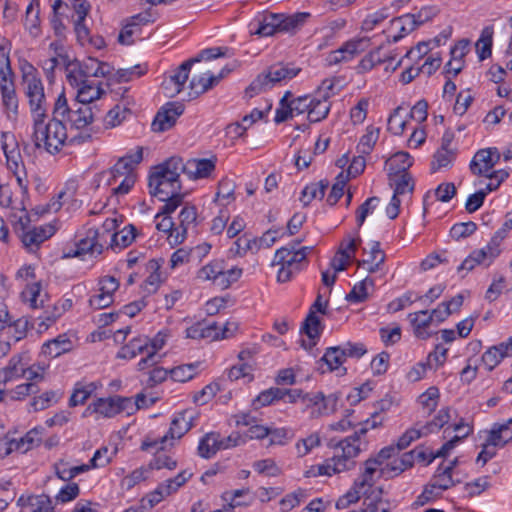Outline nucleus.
Masks as SVG:
<instances>
[{"label":"nucleus","mask_w":512,"mask_h":512,"mask_svg":"<svg viewBox=\"0 0 512 512\" xmlns=\"http://www.w3.org/2000/svg\"><path fill=\"white\" fill-rule=\"evenodd\" d=\"M508 177L509 173L504 169L489 172L482 171V185H484V188H482V203L487 193L497 190Z\"/></svg>","instance_id":"nucleus-29"},{"label":"nucleus","mask_w":512,"mask_h":512,"mask_svg":"<svg viewBox=\"0 0 512 512\" xmlns=\"http://www.w3.org/2000/svg\"><path fill=\"white\" fill-rule=\"evenodd\" d=\"M194 64V60H187L184 61L175 71L172 75L165 78V80L162 83L163 89L167 92V95L169 97H173L177 94H179L186 84L189 73L192 65Z\"/></svg>","instance_id":"nucleus-15"},{"label":"nucleus","mask_w":512,"mask_h":512,"mask_svg":"<svg viewBox=\"0 0 512 512\" xmlns=\"http://www.w3.org/2000/svg\"><path fill=\"white\" fill-rule=\"evenodd\" d=\"M197 219V212L194 206H185L179 214V226L176 228V234L171 233L170 237L173 239V245L181 244L187 235V229L190 224H193Z\"/></svg>","instance_id":"nucleus-23"},{"label":"nucleus","mask_w":512,"mask_h":512,"mask_svg":"<svg viewBox=\"0 0 512 512\" xmlns=\"http://www.w3.org/2000/svg\"><path fill=\"white\" fill-rule=\"evenodd\" d=\"M0 91L6 117L9 121L16 123L19 116V100L14 81L0 82Z\"/></svg>","instance_id":"nucleus-17"},{"label":"nucleus","mask_w":512,"mask_h":512,"mask_svg":"<svg viewBox=\"0 0 512 512\" xmlns=\"http://www.w3.org/2000/svg\"><path fill=\"white\" fill-rule=\"evenodd\" d=\"M321 445V438L318 433H312L306 438L299 439L295 444V449L298 457H304L311 452L315 447Z\"/></svg>","instance_id":"nucleus-51"},{"label":"nucleus","mask_w":512,"mask_h":512,"mask_svg":"<svg viewBox=\"0 0 512 512\" xmlns=\"http://www.w3.org/2000/svg\"><path fill=\"white\" fill-rule=\"evenodd\" d=\"M450 254L447 250L429 254L422 262L421 268L424 271L430 270L440 263H449Z\"/></svg>","instance_id":"nucleus-63"},{"label":"nucleus","mask_w":512,"mask_h":512,"mask_svg":"<svg viewBox=\"0 0 512 512\" xmlns=\"http://www.w3.org/2000/svg\"><path fill=\"white\" fill-rule=\"evenodd\" d=\"M11 43L3 39L0 43V82L12 81L14 73L10 61Z\"/></svg>","instance_id":"nucleus-32"},{"label":"nucleus","mask_w":512,"mask_h":512,"mask_svg":"<svg viewBox=\"0 0 512 512\" xmlns=\"http://www.w3.org/2000/svg\"><path fill=\"white\" fill-rule=\"evenodd\" d=\"M197 417L198 414L191 409H186L177 413L172 419L168 432L157 441H144L141 445V449L148 451L160 444V449L163 450L165 448L164 444L169 439L175 440L184 436L193 427V422Z\"/></svg>","instance_id":"nucleus-10"},{"label":"nucleus","mask_w":512,"mask_h":512,"mask_svg":"<svg viewBox=\"0 0 512 512\" xmlns=\"http://www.w3.org/2000/svg\"><path fill=\"white\" fill-rule=\"evenodd\" d=\"M160 267L161 263L159 260L152 259L148 263V268L151 270V274L147 277L142 286L143 290L148 294L155 293L159 287L161 277L158 271Z\"/></svg>","instance_id":"nucleus-45"},{"label":"nucleus","mask_w":512,"mask_h":512,"mask_svg":"<svg viewBox=\"0 0 512 512\" xmlns=\"http://www.w3.org/2000/svg\"><path fill=\"white\" fill-rule=\"evenodd\" d=\"M183 169V159L179 156H172L153 167L148 178L149 193L163 200L169 194L181 192L180 175Z\"/></svg>","instance_id":"nucleus-2"},{"label":"nucleus","mask_w":512,"mask_h":512,"mask_svg":"<svg viewBox=\"0 0 512 512\" xmlns=\"http://www.w3.org/2000/svg\"><path fill=\"white\" fill-rule=\"evenodd\" d=\"M332 97V93L322 94L319 97H312L313 103L309 109L308 119L311 123H316L324 120L330 111L331 104L329 99Z\"/></svg>","instance_id":"nucleus-25"},{"label":"nucleus","mask_w":512,"mask_h":512,"mask_svg":"<svg viewBox=\"0 0 512 512\" xmlns=\"http://www.w3.org/2000/svg\"><path fill=\"white\" fill-rule=\"evenodd\" d=\"M166 496H169V494H166V490L164 488L163 484H160L154 491L147 494L145 497H143L140 501V506H144L143 510L151 509L156 504L161 502Z\"/></svg>","instance_id":"nucleus-61"},{"label":"nucleus","mask_w":512,"mask_h":512,"mask_svg":"<svg viewBox=\"0 0 512 512\" xmlns=\"http://www.w3.org/2000/svg\"><path fill=\"white\" fill-rule=\"evenodd\" d=\"M379 128L369 126L366 134H364L357 146L358 150L362 154H369L379 138Z\"/></svg>","instance_id":"nucleus-55"},{"label":"nucleus","mask_w":512,"mask_h":512,"mask_svg":"<svg viewBox=\"0 0 512 512\" xmlns=\"http://www.w3.org/2000/svg\"><path fill=\"white\" fill-rule=\"evenodd\" d=\"M457 463V459L448 464H440L436 470L433 481L434 486H438L439 490H447L453 485L452 470Z\"/></svg>","instance_id":"nucleus-35"},{"label":"nucleus","mask_w":512,"mask_h":512,"mask_svg":"<svg viewBox=\"0 0 512 512\" xmlns=\"http://www.w3.org/2000/svg\"><path fill=\"white\" fill-rule=\"evenodd\" d=\"M307 498V491L305 489H297L292 493L285 495L280 501V509L282 512H288L294 507L298 506Z\"/></svg>","instance_id":"nucleus-53"},{"label":"nucleus","mask_w":512,"mask_h":512,"mask_svg":"<svg viewBox=\"0 0 512 512\" xmlns=\"http://www.w3.org/2000/svg\"><path fill=\"white\" fill-rule=\"evenodd\" d=\"M367 431V427H362L352 436L336 443L331 439L328 446L335 448L337 452L332 458L327 459L324 464L312 467L311 470L307 471L306 477L322 475L331 476L354 468V458L357 457L361 451L360 437L365 435Z\"/></svg>","instance_id":"nucleus-1"},{"label":"nucleus","mask_w":512,"mask_h":512,"mask_svg":"<svg viewBox=\"0 0 512 512\" xmlns=\"http://www.w3.org/2000/svg\"><path fill=\"white\" fill-rule=\"evenodd\" d=\"M283 399V389L281 388H269L261 392L256 399L253 401V406L258 409L263 406L270 405L274 400Z\"/></svg>","instance_id":"nucleus-56"},{"label":"nucleus","mask_w":512,"mask_h":512,"mask_svg":"<svg viewBox=\"0 0 512 512\" xmlns=\"http://www.w3.org/2000/svg\"><path fill=\"white\" fill-rule=\"evenodd\" d=\"M510 355H512V336L506 342L495 345L482 354V363L488 370H492L504 357Z\"/></svg>","instance_id":"nucleus-19"},{"label":"nucleus","mask_w":512,"mask_h":512,"mask_svg":"<svg viewBox=\"0 0 512 512\" xmlns=\"http://www.w3.org/2000/svg\"><path fill=\"white\" fill-rule=\"evenodd\" d=\"M369 46L368 38H358L345 42L337 50L331 51L327 58L329 66L352 60L356 55L365 51Z\"/></svg>","instance_id":"nucleus-13"},{"label":"nucleus","mask_w":512,"mask_h":512,"mask_svg":"<svg viewBox=\"0 0 512 512\" xmlns=\"http://www.w3.org/2000/svg\"><path fill=\"white\" fill-rule=\"evenodd\" d=\"M40 3L39 0H32L26 9L25 28L30 35L37 37L40 34Z\"/></svg>","instance_id":"nucleus-33"},{"label":"nucleus","mask_w":512,"mask_h":512,"mask_svg":"<svg viewBox=\"0 0 512 512\" xmlns=\"http://www.w3.org/2000/svg\"><path fill=\"white\" fill-rule=\"evenodd\" d=\"M461 429H465V432L459 436L455 435L450 440H448L446 443L442 445V447L431 456L428 463L432 462L437 457H445L456 445L457 442L461 441L463 438L467 437L470 432L472 431L471 427L468 424H465L463 422H460L458 424H455L452 427V431H459Z\"/></svg>","instance_id":"nucleus-34"},{"label":"nucleus","mask_w":512,"mask_h":512,"mask_svg":"<svg viewBox=\"0 0 512 512\" xmlns=\"http://www.w3.org/2000/svg\"><path fill=\"white\" fill-rule=\"evenodd\" d=\"M25 378L27 381L43 380V368L40 366H28L22 355L13 356L7 366L0 369V383Z\"/></svg>","instance_id":"nucleus-11"},{"label":"nucleus","mask_w":512,"mask_h":512,"mask_svg":"<svg viewBox=\"0 0 512 512\" xmlns=\"http://www.w3.org/2000/svg\"><path fill=\"white\" fill-rule=\"evenodd\" d=\"M67 81L68 83L79 89L82 85L86 83L89 79L83 73L78 64H69L67 66Z\"/></svg>","instance_id":"nucleus-64"},{"label":"nucleus","mask_w":512,"mask_h":512,"mask_svg":"<svg viewBox=\"0 0 512 512\" xmlns=\"http://www.w3.org/2000/svg\"><path fill=\"white\" fill-rule=\"evenodd\" d=\"M390 184L394 186L395 195H403L414 189L413 178L409 173H389Z\"/></svg>","instance_id":"nucleus-39"},{"label":"nucleus","mask_w":512,"mask_h":512,"mask_svg":"<svg viewBox=\"0 0 512 512\" xmlns=\"http://www.w3.org/2000/svg\"><path fill=\"white\" fill-rule=\"evenodd\" d=\"M115 396L108 398H98L92 402L84 411L83 416L87 417L97 414L101 417L111 418L118 414Z\"/></svg>","instance_id":"nucleus-22"},{"label":"nucleus","mask_w":512,"mask_h":512,"mask_svg":"<svg viewBox=\"0 0 512 512\" xmlns=\"http://www.w3.org/2000/svg\"><path fill=\"white\" fill-rule=\"evenodd\" d=\"M396 55H381V47L369 52L358 64V73H365L372 70L377 64L392 62Z\"/></svg>","instance_id":"nucleus-31"},{"label":"nucleus","mask_w":512,"mask_h":512,"mask_svg":"<svg viewBox=\"0 0 512 512\" xmlns=\"http://www.w3.org/2000/svg\"><path fill=\"white\" fill-rule=\"evenodd\" d=\"M46 118L47 116L32 118V140L35 149H43L54 155L64 146L67 139V129L59 115H53V118L48 122H45Z\"/></svg>","instance_id":"nucleus-3"},{"label":"nucleus","mask_w":512,"mask_h":512,"mask_svg":"<svg viewBox=\"0 0 512 512\" xmlns=\"http://www.w3.org/2000/svg\"><path fill=\"white\" fill-rule=\"evenodd\" d=\"M301 68L291 63H276L260 73L246 88V95L250 98L273 88L276 84L287 82L296 77Z\"/></svg>","instance_id":"nucleus-8"},{"label":"nucleus","mask_w":512,"mask_h":512,"mask_svg":"<svg viewBox=\"0 0 512 512\" xmlns=\"http://www.w3.org/2000/svg\"><path fill=\"white\" fill-rule=\"evenodd\" d=\"M184 112V105L179 102H169L155 115L151 124L154 132H164L171 129L179 116Z\"/></svg>","instance_id":"nucleus-14"},{"label":"nucleus","mask_w":512,"mask_h":512,"mask_svg":"<svg viewBox=\"0 0 512 512\" xmlns=\"http://www.w3.org/2000/svg\"><path fill=\"white\" fill-rule=\"evenodd\" d=\"M165 204L155 216L159 218L162 215L170 216L183 202V194L181 192L169 194L167 199H163Z\"/></svg>","instance_id":"nucleus-62"},{"label":"nucleus","mask_w":512,"mask_h":512,"mask_svg":"<svg viewBox=\"0 0 512 512\" xmlns=\"http://www.w3.org/2000/svg\"><path fill=\"white\" fill-rule=\"evenodd\" d=\"M327 306L328 302H323L322 295L318 294L316 300L311 305L309 313L301 326V332L305 333L310 340L309 343H306L305 340L301 341L302 347L305 348L306 350H312V348L316 345L317 340L320 337L323 327L321 325L320 318L316 315V313L319 312L321 314H326Z\"/></svg>","instance_id":"nucleus-12"},{"label":"nucleus","mask_w":512,"mask_h":512,"mask_svg":"<svg viewBox=\"0 0 512 512\" xmlns=\"http://www.w3.org/2000/svg\"><path fill=\"white\" fill-rule=\"evenodd\" d=\"M21 85L27 98L32 118L47 116V102L44 85L38 70L29 62L21 65Z\"/></svg>","instance_id":"nucleus-5"},{"label":"nucleus","mask_w":512,"mask_h":512,"mask_svg":"<svg viewBox=\"0 0 512 512\" xmlns=\"http://www.w3.org/2000/svg\"><path fill=\"white\" fill-rule=\"evenodd\" d=\"M99 231L95 228H89L83 238L76 242V249L72 253H68L69 257H78L84 254L98 256L103 252V245L98 241Z\"/></svg>","instance_id":"nucleus-16"},{"label":"nucleus","mask_w":512,"mask_h":512,"mask_svg":"<svg viewBox=\"0 0 512 512\" xmlns=\"http://www.w3.org/2000/svg\"><path fill=\"white\" fill-rule=\"evenodd\" d=\"M382 492L381 488L377 492L373 491L372 495L365 499V507L360 512H389V503L382 499Z\"/></svg>","instance_id":"nucleus-44"},{"label":"nucleus","mask_w":512,"mask_h":512,"mask_svg":"<svg viewBox=\"0 0 512 512\" xmlns=\"http://www.w3.org/2000/svg\"><path fill=\"white\" fill-rule=\"evenodd\" d=\"M98 388L97 383L91 382L89 384L83 385L81 383H77L74 391L69 399V405L71 407H75L77 405H82L85 401L91 396V394Z\"/></svg>","instance_id":"nucleus-43"},{"label":"nucleus","mask_w":512,"mask_h":512,"mask_svg":"<svg viewBox=\"0 0 512 512\" xmlns=\"http://www.w3.org/2000/svg\"><path fill=\"white\" fill-rule=\"evenodd\" d=\"M328 185L329 182L327 180H321L318 183L307 185L301 192L300 201L304 206H307L313 199H322Z\"/></svg>","instance_id":"nucleus-41"},{"label":"nucleus","mask_w":512,"mask_h":512,"mask_svg":"<svg viewBox=\"0 0 512 512\" xmlns=\"http://www.w3.org/2000/svg\"><path fill=\"white\" fill-rule=\"evenodd\" d=\"M125 159L120 158L117 163L109 170L108 174L110 178L108 179V184L112 185L117 182L118 178H123L126 175L136 174L135 171L131 168V164L125 162Z\"/></svg>","instance_id":"nucleus-57"},{"label":"nucleus","mask_w":512,"mask_h":512,"mask_svg":"<svg viewBox=\"0 0 512 512\" xmlns=\"http://www.w3.org/2000/svg\"><path fill=\"white\" fill-rule=\"evenodd\" d=\"M379 465H381L380 460H378L376 458L368 459L365 462L364 473L357 480H355V487H360V488L371 487L372 482H373V475L377 470V466H379Z\"/></svg>","instance_id":"nucleus-49"},{"label":"nucleus","mask_w":512,"mask_h":512,"mask_svg":"<svg viewBox=\"0 0 512 512\" xmlns=\"http://www.w3.org/2000/svg\"><path fill=\"white\" fill-rule=\"evenodd\" d=\"M198 366V363H191L174 367L169 371L170 377L176 382H187L197 374Z\"/></svg>","instance_id":"nucleus-47"},{"label":"nucleus","mask_w":512,"mask_h":512,"mask_svg":"<svg viewBox=\"0 0 512 512\" xmlns=\"http://www.w3.org/2000/svg\"><path fill=\"white\" fill-rule=\"evenodd\" d=\"M415 451L404 453L399 459H395L391 463L382 468L381 473L387 477L392 478L399 475L405 470L411 468L414 464Z\"/></svg>","instance_id":"nucleus-28"},{"label":"nucleus","mask_w":512,"mask_h":512,"mask_svg":"<svg viewBox=\"0 0 512 512\" xmlns=\"http://www.w3.org/2000/svg\"><path fill=\"white\" fill-rule=\"evenodd\" d=\"M105 91L101 87V82L88 80L84 85L77 89L76 96L73 101L93 105V102L100 99Z\"/></svg>","instance_id":"nucleus-24"},{"label":"nucleus","mask_w":512,"mask_h":512,"mask_svg":"<svg viewBox=\"0 0 512 512\" xmlns=\"http://www.w3.org/2000/svg\"><path fill=\"white\" fill-rule=\"evenodd\" d=\"M477 229L478 225L473 221L460 222L451 227L449 234L453 240L460 241L473 235Z\"/></svg>","instance_id":"nucleus-48"},{"label":"nucleus","mask_w":512,"mask_h":512,"mask_svg":"<svg viewBox=\"0 0 512 512\" xmlns=\"http://www.w3.org/2000/svg\"><path fill=\"white\" fill-rule=\"evenodd\" d=\"M389 173H408L413 164V158L408 152L399 151L393 154L387 162Z\"/></svg>","instance_id":"nucleus-40"},{"label":"nucleus","mask_w":512,"mask_h":512,"mask_svg":"<svg viewBox=\"0 0 512 512\" xmlns=\"http://www.w3.org/2000/svg\"><path fill=\"white\" fill-rule=\"evenodd\" d=\"M345 359L346 357L341 346L329 347L326 349L325 354L321 357L320 363L321 365L325 364L327 366L326 371L331 372L338 369L343 364ZM324 372L325 370L323 369L322 373Z\"/></svg>","instance_id":"nucleus-37"},{"label":"nucleus","mask_w":512,"mask_h":512,"mask_svg":"<svg viewBox=\"0 0 512 512\" xmlns=\"http://www.w3.org/2000/svg\"><path fill=\"white\" fill-rule=\"evenodd\" d=\"M373 286V280L371 278H365L359 283L355 284L346 299L350 302L360 303L368 298L367 287Z\"/></svg>","instance_id":"nucleus-54"},{"label":"nucleus","mask_w":512,"mask_h":512,"mask_svg":"<svg viewBox=\"0 0 512 512\" xmlns=\"http://www.w3.org/2000/svg\"><path fill=\"white\" fill-rule=\"evenodd\" d=\"M309 17L310 14L307 12H298L293 15L264 13L249 24L250 32L260 37L272 36L279 32L294 33Z\"/></svg>","instance_id":"nucleus-4"},{"label":"nucleus","mask_w":512,"mask_h":512,"mask_svg":"<svg viewBox=\"0 0 512 512\" xmlns=\"http://www.w3.org/2000/svg\"><path fill=\"white\" fill-rule=\"evenodd\" d=\"M136 238V228L132 224L126 225L120 231L114 232L111 237V247L126 248Z\"/></svg>","instance_id":"nucleus-42"},{"label":"nucleus","mask_w":512,"mask_h":512,"mask_svg":"<svg viewBox=\"0 0 512 512\" xmlns=\"http://www.w3.org/2000/svg\"><path fill=\"white\" fill-rule=\"evenodd\" d=\"M6 165L9 171L16 177L17 184L23 190H28L27 173L24 165V161L21 155V150L5 155Z\"/></svg>","instance_id":"nucleus-20"},{"label":"nucleus","mask_w":512,"mask_h":512,"mask_svg":"<svg viewBox=\"0 0 512 512\" xmlns=\"http://www.w3.org/2000/svg\"><path fill=\"white\" fill-rule=\"evenodd\" d=\"M489 433L492 435V439L496 440L503 447L512 440V418L503 424H495Z\"/></svg>","instance_id":"nucleus-50"},{"label":"nucleus","mask_w":512,"mask_h":512,"mask_svg":"<svg viewBox=\"0 0 512 512\" xmlns=\"http://www.w3.org/2000/svg\"><path fill=\"white\" fill-rule=\"evenodd\" d=\"M218 441H219V433L210 432L205 434L199 442L198 445V454L202 458L210 459L213 457L218 451Z\"/></svg>","instance_id":"nucleus-38"},{"label":"nucleus","mask_w":512,"mask_h":512,"mask_svg":"<svg viewBox=\"0 0 512 512\" xmlns=\"http://www.w3.org/2000/svg\"><path fill=\"white\" fill-rule=\"evenodd\" d=\"M392 28L398 30V34L392 37V42L396 43L402 37L407 35L408 33L414 31L418 26L414 20V17L411 14H405L400 17H396L391 21Z\"/></svg>","instance_id":"nucleus-36"},{"label":"nucleus","mask_w":512,"mask_h":512,"mask_svg":"<svg viewBox=\"0 0 512 512\" xmlns=\"http://www.w3.org/2000/svg\"><path fill=\"white\" fill-rule=\"evenodd\" d=\"M41 380H32L27 383L20 384L15 389L9 391L12 400H23L31 394L38 392L37 383Z\"/></svg>","instance_id":"nucleus-58"},{"label":"nucleus","mask_w":512,"mask_h":512,"mask_svg":"<svg viewBox=\"0 0 512 512\" xmlns=\"http://www.w3.org/2000/svg\"><path fill=\"white\" fill-rule=\"evenodd\" d=\"M455 158L456 152L454 150L437 149L431 162V172L434 173L442 168L450 167Z\"/></svg>","instance_id":"nucleus-46"},{"label":"nucleus","mask_w":512,"mask_h":512,"mask_svg":"<svg viewBox=\"0 0 512 512\" xmlns=\"http://www.w3.org/2000/svg\"><path fill=\"white\" fill-rule=\"evenodd\" d=\"M147 72L145 65H134L129 68H121L116 72L118 82H129L135 78H139Z\"/></svg>","instance_id":"nucleus-59"},{"label":"nucleus","mask_w":512,"mask_h":512,"mask_svg":"<svg viewBox=\"0 0 512 512\" xmlns=\"http://www.w3.org/2000/svg\"><path fill=\"white\" fill-rule=\"evenodd\" d=\"M224 269L223 260H214L198 271V278L213 281Z\"/></svg>","instance_id":"nucleus-60"},{"label":"nucleus","mask_w":512,"mask_h":512,"mask_svg":"<svg viewBox=\"0 0 512 512\" xmlns=\"http://www.w3.org/2000/svg\"><path fill=\"white\" fill-rule=\"evenodd\" d=\"M228 72L229 70L226 73L222 70L219 75L206 72L201 75L194 76L189 84L188 99L197 98L199 95L214 87Z\"/></svg>","instance_id":"nucleus-18"},{"label":"nucleus","mask_w":512,"mask_h":512,"mask_svg":"<svg viewBox=\"0 0 512 512\" xmlns=\"http://www.w3.org/2000/svg\"><path fill=\"white\" fill-rule=\"evenodd\" d=\"M300 242L301 240H297L285 247L279 248L275 252L272 264L280 265L277 280L281 283L289 281L307 263V254L312 248L301 247L297 249V245Z\"/></svg>","instance_id":"nucleus-7"},{"label":"nucleus","mask_w":512,"mask_h":512,"mask_svg":"<svg viewBox=\"0 0 512 512\" xmlns=\"http://www.w3.org/2000/svg\"><path fill=\"white\" fill-rule=\"evenodd\" d=\"M413 327L414 334L421 339H426L430 334L426 331L433 321V315L427 310L410 313L408 316Z\"/></svg>","instance_id":"nucleus-27"},{"label":"nucleus","mask_w":512,"mask_h":512,"mask_svg":"<svg viewBox=\"0 0 512 512\" xmlns=\"http://www.w3.org/2000/svg\"><path fill=\"white\" fill-rule=\"evenodd\" d=\"M14 231L24 248L29 252L38 250L40 245L52 237L55 232L51 225L31 227L28 214H24L19 218L14 225Z\"/></svg>","instance_id":"nucleus-9"},{"label":"nucleus","mask_w":512,"mask_h":512,"mask_svg":"<svg viewBox=\"0 0 512 512\" xmlns=\"http://www.w3.org/2000/svg\"><path fill=\"white\" fill-rule=\"evenodd\" d=\"M149 351L148 337H135L124 345L118 352L117 357L122 359H133L138 355Z\"/></svg>","instance_id":"nucleus-26"},{"label":"nucleus","mask_w":512,"mask_h":512,"mask_svg":"<svg viewBox=\"0 0 512 512\" xmlns=\"http://www.w3.org/2000/svg\"><path fill=\"white\" fill-rule=\"evenodd\" d=\"M99 112L96 105H87L73 100L68 103L65 92L57 97L53 107V115H59L62 121H67L71 128L78 130L90 126Z\"/></svg>","instance_id":"nucleus-6"},{"label":"nucleus","mask_w":512,"mask_h":512,"mask_svg":"<svg viewBox=\"0 0 512 512\" xmlns=\"http://www.w3.org/2000/svg\"><path fill=\"white\" fill-rule=\"evenodd\" d=\"M439 396V389L435 386H431L419 396L418 401L423 409L428 414H431L438 405Z\"/></svg>","instance_id":"nucleus-52"},{"label":"nucleus","mask_w":512,"mask_h":512,"mask_svg":"<svg viewBox=\"0 0 512 512\" xmlns=\"http://www.w3.org/2000/svg\"><path fill=\"white\" fill-rule=\"evenodd\" d=\"M71 341L66 335H59L57 338L49 340L42 345L41 353L50 358H56L63 353L70 351Z\"/></svg>","instance_id":"nucleus-30"},{"label":"nucleus","mask_w":512,"mask_h":512,"mask_svg":"<svg viewBox=\"0 0 512 512\" xmlns=\"http://www.w3.org/2000/svg\"><path fill=\"white\" fill-rule=\"evenodd\" d=\"M215 170V160L190 159L184 163L183 173L190 179L207 178Z\"/></svg>","instance_id":"nucleus-21"}]
</instances>
